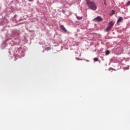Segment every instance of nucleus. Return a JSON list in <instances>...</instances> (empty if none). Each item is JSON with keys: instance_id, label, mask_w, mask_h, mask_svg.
<instances>
[{"instance_id": "1", "label": "nucleus", "mask_w": 130, "mask_h": 130, "mask_svg": "<svg viewBox=\"0 0 130 130\" xmlns=\"http://www.w3.org/2000/svg\"><path fill=\"white\" fill-rule=\"evenodd\" d=\"M85 2L89 10H92V11H96L97 10V5L95 2L91 1V0H85Z\"/></svg>"}, {"instance_id": "2", "label": "nucleus", "mask_w": 130, "mask_h": 130, "mask_svg": "<svg viewBox=\"0 0 130 130\" xmlns=\"http://www.w3.org/2000/svg\"><path fill=\"white\" fill-rule=\"evenodd\" d=\"M113 26H114V22L110 21L108 24V27L105 29V31L108 32V31H110Z\"/></svg>"}, {"instance_id": "3", "label": "nucleus", "mask_w": 130, "mask_h": 130, "mask_svg": "<svg viewBox=\"0 0 130 130\" xmlns=\"http://www.w3.org/2000/svg\"><path fill=\"white\" fill-rule=\"evenodd\" d=\"M103 20V19L101 18L100 16H98L93 19L94 22H102Z\"/></svg>"}, {"instance_id": "4", "label": "nucleus", "mask_w": 130, "mask_h": 130, "mask_svg": "<svg viewBox=\"0 0 130 130\" xmlns=\"http://www.w3.org/2000/svg\"><path fill=\"white\" fill-rule=\"evenodd\" d=\"M122 21H123V18L120 17L117 20V24L118 25H120V23L122 22Z\"/></svg>"}, {"instance_id": "5", "label": "nucleus", "mask_w": 130, "mask_h": 130, "mask_svg": "<svg viewBox=\"0 0 130 130\" xmlns=\"http://www.w3.org/2000/svg\"><path fill=\"white\" fill-rule=\"evenodd\" d=\"M59 27H60V29H61V30L64 31V32H67L68 31L67 29H66V27H64V26L63 25H60Z\"/></svg>"}, {"instance_id": "6", "label": "nucleus", "mask_w": 130, "mask_h": 130, "mask_svg": "<svg viewBox=\"0 0 130 130\" xmlns=\"http://www.w3.org/2000/svg\"><path fill=\"white\" fill-rule=\"evenodd\" d=\"M109 53H110V51H109V50L106 51V54L107 55H108V54H109Z\"/></svg>"}, {"instance_id": "7", "label": "nucleus", "mask_w": 130, "mask_h": 130, "mask_svg": "<svg viewBox=\"0 0 130 130\" xmlns=\"http://www.w3.org/2000/svg\"><path fill=\"white\" fill-rule=\"evenodd\" d=\"M50 49H51V48H50V47H47L45 49V50H47V51H48V50H50Z\"/></svg>"}, {"instance_id": "8", "label": "nucleus", "mask_w": 130, "mask_h": 130, "mask_svg": "<svg viewBox=\"0 0 130 130\" xmlns=\"http://www.w3.org/2000/svg\"><path fill=\"white\" fill-rule=\"evenodd\" d=\"M76 18L78 20H82V17L77 16Z\"/></svg>"}, {"instance_id": "9", "label": "nucleus", "mask_w": 130, "mask_h": 130, "mask_svg": "<svg viewBox=\"0 0 130 130\" xmlns=\"http://www.w3.org/2000/svg\"><path fill=\"white\" fill-rule=\"evenodd\" d=\"M94 61H98V58H94L93 59Z\"/></svg>"}, {"instance_id": "10", "label": "nucleus", "mask_w": 130, "mask_h": 130, "mask_svg": "<svg viewBox=\"0 0 130 130\" xmlns=\"http://www.w3.org/2000/svg\"><path fill=\"white\" fill-rule=\"evenodd\" d=\"M126 6H130V1L127 2V3L126 4Z\"/></svg>"}, {"instance_id": "11", "label": "nucleus", "mask_w": 130, "mask_h": 130, "mask_svg": "<svg viewBox=\"0 0 130 130\" xmlns=\"http://www.w3.org/2000/svg\"><path fill=\"white\" fill-rule=\"evenodd\" d=\"M104 4L105 6H106L107 5V4L106 3V1H104Z\"/></svg>"}, {"instance_id": "12", "label": "nucleus", "mask_w": 130, "mask_h": 130, "mask_svg": "<svg viewBox=\"0 0 130 130\" xmlns=\"http://www.w3.org/2000/svg\"><path fill=\"white\" fill-rule=\"evenodd\" d=\"M115 13V11L114 10H112V14H113Z\"/></svg>"}, {"instance_id": "13", "label": "nucleus", "mask_w": 130, "mask_h": 130, "mask_svg": "<svg viewBox=\"0 0 130 130\" xmlns=\"http://www.w3.org/2000/svg\"><path fill=\"white\" fill-rule=\"evenodd\" d=\"M62 13H63V14H64L66 13L64 10H62Z\"/></svg>"}, {"instance_id": "14", "label": "nucleus", "mask_w": 130, "mask_h": 130, "mask_svg": "<svg viewBox=\"0 0 130 130\" xmlns=\"http://www.w3.org/2000/svg\"><path fill=\"white\" fill-rule=\"evenodd\" d=\"M28 2H33L34 0H28Z\"/></svg>"}]
</instances>
